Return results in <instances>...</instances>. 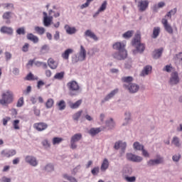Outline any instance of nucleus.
Wrapping results in <instances>:
<instances>
[{
    "label": "nucleus",
    "instance_id": "obj_1",
    "mask_svg": "<svg viewBox=\"0 0 182 182\" xmlns=\"http://www.w3.org/2000/svg\"><path fill=\"white\" fill-rule=\"evenodd\" d=\"M126 48V43L117 42L113 45V49L118 50V52L113 54V58L117 60H124L127 58V50L124 48Z\"/></svg>",
    "mask_w": 182,
    "mask_h": 182
},
{
    "label": "nucleus",
    "instance_id": "obj_2",
    "mask_svg": "<svg viewBox=\"0 0 182 182\" xmlns=\"http://www.w3.org/2000/svg\"><path fill=\"white\" fill-rule=\"evenodd\" d=\"M14 102V92L11 90H7L1 94L0 99V105L2 106H8Z\"/></svg>",
    "mask_w": 182,
    "mask_h": 182
},
{
    "label": "nucleus",
    "instance_id": "obj_3",
    "mask_svg": "<svg viewBox=\"0 0 182 182\" xmlns=\"http://www.w3.org/2000/svg\"><path fill=\"white\" fill-rule=\"evenodd\" d=\"M141 36L140 34L137 33L135 35V37L133 38L132 41V46H135L136 50L140 52V53H143L144 52V49H146V46L144 44L141 43Z\"/></svg>",
    "mask_w": 182,
    "mask_h": 182
},
{
    "label": "nucleus",
    "instance_id": "obj_4",
    "mask_svg": "<svg viewBox=\"0 0 182 182\" xmlns=\"http://www.w3.org/2000/svg\"><path fill=\"white\" fill-rule=\"evenodd\" d=\"M67 86L70 90V95L71 96H75V95H76L75 93L79 92L80 90V86H79V84L74 80L68 82Z\"/></svg>",
    "mask_w": 182,
    "mask_h": 182
},
{
    "label": "nucleus",
    "instance_id": "obj_5",
    "mask_svg": "<svg viewBox=\"0 0 182 182\" xmlns=\"http://www.w3.org/2000/svg\"><path fill=\"white\" fill-rule=\"evenodd\" d=\"M53 12V11H52V10H50L48 11L49 16H48V14L46 12L44 11L43 13L44 26H50V25L52 23V21H53V16H52L50 15H52Z\"/></svg>",
    "mask_w": 182,
    "mask_h": 182
},
{
    "label": "nucleus",
    "instance_id": "obj_6",
    "mask_svg": "<svg viewBox=\"0 0 182 182\" xmlns=\"http://www.w3.org/2000/svg\"><path fill=\"white\" fill-rule=\"evenodd\" d=\"M180 83V77H178V73L175 71L171 74V77L169 79V85L171 86H174L176 85H178Z\"/></svg>",
    "mask_w": 182,
    "mask_h": 182
},
{
    "label": "nucleus",
    "instance_id": "obj_7",
    "mask_svg": "<svg viewBox=\"0 0 182 182\" xmlns=\"http://www.w3.org/2000/svg\"><path fill=\"white\" fill-rule=\"evenodd\" d=\"M127 159L129 161H134V163H140V161H143V158L141 156L134 155L132 153L127 154Z\"/></svg>",
    "mask_w": 182,
    "mask_h": 182
},
{
    "label": "nucleus",
    "instance_id": "obj_8",
    "mask_svg": "<svg viewBox=\"0 0 182 182\" xmlns=\"http://www.w3.org/2000/svg\"><path fill=\"white\" fill-rule=\"evenodd\" d=\"M1 154L2 157L9 159V157H13L16 154V151L15 149H4L1 151Z\"/></svg>",
    "mask_w": 182,
    "mask_h": 182
},
{
    "label": "nucleus",
    "instance_id": "obj_9",
    "mask_svg": "<svg viewBox=\"0 0 182 182\" xmlns=\"http://www.w3.org/2000/svg\"><path fill=\"white\" fill-rule=\"evenodd\" d=\"M138 8L140 12H144L147 8H149V1L147 0H140L138 2Z\"/></svg>",
    "mask_w": 182,
    "mask_h": 182
},
{
    "label": "nucleus",
    "instance_id": "obj_10",
    "mask_svg": "<svg viewBox=\"0 0 182 182\" xmlns=\"http://www.w3.org/2000/svg\"><path fill=\"white\" fill-rule=\"evenodd\" d=\"M33 127L37 132H43L48 129V124L45 122H38L33 124Z\"/></svg>",
    "mask_w": 182,
    "mask_h": 182
},
{
    "label": "nucleus",
    "instance_id": "obj_11",
    "mask_svg": "<svg viewBox=\"0 0 182 182\" xmlns=\"http://www.w3.org/2000/svg\"><path fill=\"white\" fill-rule=\"evenodd\" d=\"M164 159H163V157L157 156L156 159H151L147 162L148 166L151 167V166H156V164H161L164 163Z\"/></svg>",
    "mask_w": 182,
    "mask_h": 182
},
{
    "label": "nucleus",
    "instance_id": "obj_12",
    "mask_svg": "<svg viewBox=\"0 0 182 182\" xmlns=\"http://www.w3.org/2000/svg\"><path fill=\"white\" fill-rule=\"evenodd\" d=\"M124 87L125 89H127L130 93H136L139 91V89H140V87L136 84H131L130 86H127L126 85H124Z\"/></svg>",
    "mask_w": 182,
    "mask_h": 182
},
{
    "label": "nucleus",
    "instance_id": "obj_13",
    "mask_svg": "<svg viewBox=\"0 0 182 182\" xmlns=\"http://www.w3.org/2000/svg\"><path fill=\"white\" fill-rule=\"evenodd\" d=\"M25 160L26 163H28L31 166H33V167H36V166H38V161H36V158L33 156H27Z\"/></svg>",
    "mask_w": 182,
    "mask_h": 182
},
{
    "label": "nucleus",
    "instance_id": "obj_14",
    "mask_svg": "<svg viewBox=\"0 0 182 182\" xmlns=\"http://www.w3.org/2000/svg\"><path fill=\"white\" fill-rule=\"evenodd\" d=\"M162 24L164 25L165 30L168 33H173V28L170 24H168V21L166 18H163L162 21Z\"/></svg>",
    "mask_w": 182,
    "mask_h": 182
},
{
    "label": "nucleus",
    "instance_id": "obj_15",
    "mask_svg": "<svg viewBox=\"0 0 182 182\" xmlns=\"http://www.w3.org/2000/svg\"><path fill=\"white\" fill-rule=\"evenodd\" d=\"M127 146V144H126V142H122V141H119L115 143L114 149H115V150H119V149H122L123 153H124V150H126Z\"/></svg>",
    "mask_w": 182,
    "mask_h": 182
},
{
    "label": "nucleus",
    "instance_id": "obj_16",
    "mask_svg": "<svg viewBox=\"0 0 182 182\" xmlns=\"http://www.w3.org/2000/svg\"><path fill=\"white\" fill-rule=\"evenodd\" d=\"M117 93H119V89H115L112 91L110 92V93H109L104 99V100L102 101V103H104V102H107L108 100H110V99H112V97H114L115 95H117Z\"/></svg>",
    "mask_w": 182,
    "mask_h": 182
},
{
    "label": "nucleus",
    "instance_id": "obj_17",
    "mask_svg": "<svg viewBox=\"0 0 182 182\" xmlns=\"http://www.w3.org/2000/svg\"><path fill=\"white\" fill-rule=\"evenodd\" d=\"M103 130H105V128H91L88 133L91 136H96V134H99V133H100V132H103Z\"/></svg>",
    "mask_w": 182,
    "mask_h": 182
},
{
    "label": "nucleus",
    "instance_id": "obj_18",
    "mask_svg": "<svg viewBox=\"0 0 182 182\" xmlns=\"http://www.w3.org/2000/svg\"><path fill=\"white\" fill-rule=\"evenodd\" d=\"M26 38L28 41L33 42V43H38V42H39V38L32 33H28Z\"/></svg>",
    "mask_w": 182,
    "mask_h": 182
},
{
    "label": "nucleus",
    "instance_id": "obj_19",
    "mask_svg": "<svg viewBox=\"0 0 182 182\" xmlns=\"http://www.w3.org/2000/svg\"><path fill=\"white\" fill-rule=\"evenodd\" d=\"M79 59L81 61L85 60L86 59V49H85V47H83V46H80Z\"/></svg>",
    "mask_w": 182,
    "mask_h": 182
},
{
    "label": "nucleus",
    "instance_id": "obj_20",
    "mask_svg": "<svg viewBox=\"0 0 182 182\" xmlns=\"http://www.w3.org/2000/svg\"><path fill=\"white\" fill-rule=\"evenodd\" d=\"M58 62L55 61L53 58H50L48 60V65L50 69L55 70L58 68Z\"/></svg>",
    "mask_w": 182,
    "mask_h": 182
},
{
    "label": "nucleus",
    "instance_id": "obj_21",
    "mask_svg": "<svg viewBox=\"0 0 182 182\" xmlns=\"http://www.w3.org/2000/svg\"><path fill=\"white\" fill-rule=\"evenodd\" d=\"M73 53V49L72 48H68L64 51V53H62L61 56L63 59H65V60H69V55L70 54Z\"/></svg>",
    "mask_w": 182,
    "mask_h": 182
},
{
    "label": "nucleus",
    "instance_id": "obj_22",
    "mask_svg": "<svg viewBox=\"0 0 182 182\" xmlns=\"http://www.w3.org/2000/svg\"><path fill=\"white\" fill-rule=\"evenodd\" d=\"M109 160L107 159H105L101 164V166H100L101 171L105 173V171H106V170H107V168H109Z\"/></svg>",
    "mask_w": 182,
    "mask_h": 182
},
{
    "label": "nucleus",
    "instance_id": "obj_23",
    "mask_svg": "<svg viewBox=\"0 0 182 182\" xmlns=\"http://www.w3.org/2000/svg\"><path fill=\"white\" fill-rule=\"evenodd\" d=\"M1 33H7V35H12L14 30L11 27L2 26L0 29Z\"/></svg>",
    "mask_w": 182,
    "mask_h": 182
},
{
    "label": "nucleus",
    "instance_id": "obj_24",
    "mask_svg": "<svg viewBox=\"0 0 182 182\" xmlns=\"http://www.w3.org/2000/svg\"><path fill=\"white\" fill-rule=\"evenodd\" d=\"M106 8H107V1H104L98 11L94 15V17L97 16V15H99L100 12H104V11H106Z\"/></svg>",
    "mask_w": 182,
    "mask_h": 182
},
{
    "label": "nucleus",
    "instance_id": "obj_25",
    "mask_svg": "<svg viewBox=\"0 0 182 182\" xmlns=\"http://www.w3.org/2000/svg\"><path fill=\"white\" fill-rule=\"evenodd\" d=\"M85 36H88L93 39L94 41H97V36L95 34V33L92 32L90 30H87L85 33Z\"/></svg>",
    "mask_w": 182,
    "mask_h": 182
},
{
    "label": "nucleus",
    "instance_id": "obj_26",
    "mask_svg": "<svg viewBox=\"0 0 182 182\" xmlns=\"http://www.w3.org/2000/svg\"><path fill=\"white\" fill-rule=\"evenodd\" d=\"M162 53H163V48L155 50L154 51V55H153L154 59H159V58L161 56Z\"/></svg>",
    "mask_w": 182,
    "mask_h": 182
},
{
    "label": "nucleus",
    "instance_id": "obj_27",
    "mask_svg": "<svg viewBox=\"0 0 182 182\" xmlns=\"http://www.w3.org/2000/svg\"><path fill=\"white\" fill-rule=\"evenodd\" d=\"M82 105V100H77L76 102H70L69 106L70 109H77Z\"/></svg>",
    "mask_w": 182,
    "mask_h": 182
},
{
    "label": "nucleus",
    "instance_id": "obj_28",
    "mask_svg": "<svg viewBox=\"0 0 182 182\" xmlns=\"http://www.w3.org/2000/svg\"><path fill=\"white\" fill-rule=\"evenodd\" d=\"M82 134L78 133V134H74L72 137H71V141H74L75 143H77V141H79L80 140H82Z\"/></svg>",
    "mask_w": 182,
    "mask_h": 182
},
{
    "label": "nucleus",
    "instance_id": "obj_29",
    "mask_svg": "<svg viewBox=\"0 0 182 182\" xmlns=\"http://www.w3.org/2000/svg\"><path fill=\"white\" fill-rule=\"evenodd\" d=\"M150 72H151V66L146 65L142 70V72L141 73V76H146V75H149V73H150Z\"/></svg>",
    "mask_w": 182,
    "mask_h": 182
},
{
    "label": "nucleus",
    "instance_id": "obj_30",
    "mask_svg": "<svg viewBox=\"0 0 182 182\" xmlns=\"http://www.w3.org/2000/svg\"><path fill=\"white\" fill-rule=\"evenodd\" d=\"M65 29L67 33H69V35H73V33H76V28H75V27H70V26H69V25H66L65 26Z\"/></svg>",
    "mask_w": 182,
    "mask_h": 182
},
{
    "label": "nucleus",
    "instance_id": "obj_31",
    "mask_svg": "<svg viewBox=\"0 0 182 182\" xmlns=\"http://www.w3.org/2000/svg\"><path fill=\"white\" fill-rule=\"evenodd\" d=\"M57 106L59 110H65V109H66V102H65V100H61L57 102Z\"/></svg>",
    "mask_w": 182,
    "mask_h": 182
},
{
    "label": "nucleus",
    "instance_id": "obj_32",
    "mask_svg": "<svg viewBox=\"0 0 182 182\" xmlns=\"http://www.w3.org/2000/svg\"><path fill=\"white\" fill-rule=\"evenodd\" d=\"M34 31L38 33V35H43L46 32L45 28L39 26H36L34 28Z\"/></svg>",
    "mask_w": 182,
    "mask_h": 182
},
{
    "label": "nucleus",
    "instance_id": "obj_33",
    "mask_svg": "<svg viewBox=\"0 0 182 182\" xmlns=\"http://www.w3.org/2000/svg\"><path fill=\"white\" fill-rule=\"evenodd\" d=\"M134 33V31H128L122 35V38H124V39H130V38L133 36Z\"/></svg>",
    "mask_w": 182,
    "mask_h": 182
},
{
    "label": "nucleus",
    "instance_id": "obj_34",
    "mask_svg": "<svg viewBox=\"0 0 182 182\" xmlns=\"http://www.w3.org/2000/svg\"><path fill=\"white\" fill-rule=\"evenodd\" d=\"M114 126H116V124L114 121H113V119L111 118L109 121L106 122V127H108V129H113Z\"/></svg>",
    "mask_w": 182,
    "mask_h": 182
},
{
    "label": "nucleus",
    "instance_id": "obj_35",
    "mask_svg": "<svg viewBox=\"0 0 182 182\" xmlns=\"http://www.w3.org/2000/svg\"><path fill=\"white\" fill-rule=\"evenodd\" d=\"M25 80H38L39 79L38 77L33 75L32 73H28L26 77L24 78Z\"/></svg>",
    "mask_w": 182,
    "mask_h": 182
},
{
    "label": "nucleus",
    "instance_id": "obj_36",
    "mask_svg": "<svg viewBox=\"0 0 182 182\" xmlns=\"http://www.w3.org/2000/svg\"><path fill=\"white\" fill-rule=\"evenodd\" d=\"M63 178H65V180H68V181L70 182H77V180L73 176H70L66 173L63 175Z\"/></svg>",
    "mask_w": 182,
    "mask_h": 182
},
{
    "label": "nucleus",
    "instance_id": "obj_37",
    "mask_svg": "<svg viewBox=\"0 0 182 182\" xmlns=\"http://www.w3.org/2000/svg\"><path fill=\"white\" fill-rule=\"evenodd\" d=\"M172 144L176 146V147H180L181 144H180V139L177 136H174L172 139Z\"/></svg>",
    "mask_w": 182,
    "mask_h": 182
},
{
    "label": "nucleus",
    "instance_id": "obj_38",
    "mask_svg": "<svg viewBox=\"0 0 182 182\" xmlns=\"http://www.w3.org/2000/svg\"><path fill=\"white\" fill-rule=\"evenodd\" d=\"M134 149V150H142L144 149V146H143L142 144H140L139 142H134L133 144Z\"/></svg>",
    "mask_w": 182,
    "mask_h": 182
},
{
    "label": "nucleus",
    "instance_id": "obj_39",
    "mask_svg": "<svg viewBox=\"0 0 182 182\" xmlns=\"http://www.w3.org/2000/svg\"><path fill=\"white\" fill-rule=\"evenodd\" d=\"M63 77H65V72L57 73L54 75V79H57L58 80H62Z\"/></svg>",
    "mask_w": 182,
    "mask_h": 182
},
{
    "label": "nucleus",
    "instance_id": "obj_40",
    "mask_svg": "<svg viewBox=\"0 0 182 182\" xmlns=\"http://www.w3.org/2000/svg\"><path fill=\"white\" fill-rule=\"evenodd\" d=\"M159 35H160V28L159 27H155L153 31L152 38L156 39Z\"/></svg>",
    "mask_w": 182,
    "mask_h": 182
},
{
    "label": "nucleus",
    "instance_id": "obj_41",
    "mask_svg": "<svg viewBox=\"0 0 182 182\" xmlns=\"http://www.w3.org/2000/svg\"><path fill=\"white\" fill-rule=\"evenodd\" d=\"M55 101L52 98H49L46 102V107L47 109H50L53 106Z\"/></svg>",
    "mask_w": 182,
    "mask_h": 182
},
{
    "label": "nucleus",
    "instance_id": "obj_42",
    "mask_svg": "<svg viewBox=\"0 0 182 182\" xmlns=\"http://www.w3.org/2000/svg\"><path fill=\"white\" fill-rule=\"evenodd\" d=\"M175 60L176 65H182V53H180L176 55Z\"/></svg>",
    "mask_w": 182,
    "mask_h": 182
},
{
    "label": "nucleus",
    "instance_id": "obj_43",
    "mask_svg": "<svg viewBox=\"0 0 182 182\" xmlns=\"http://www.w3.org/2000/svg\"><path fill=\"white\" fill-rule=\"evenodd\" d=\"M82 111H78L77 112H76L75 114H74L73 115V120H75L76 122H77V120H79V119L80 118V117L82 116Z\"/></svg>",
    "mask_w": 182,
    "mask_h": 182
},
{
    "label": "nucleus",
    "instance_id": "obj_44",
    "mask_svg": "<svg viewBox=\"0 0 182 182\" xmlns=\"http://www.w3.org/2000/svg\"><path fill=\"white\" fill-rule=\"evenodd\" d=\"M100 171V168L99 166H95L91 170L92 176H97Z\"/></svg>",
    "mask_w": 182,
    "mask_h": 182
},
{
    "label": "nucleus",
    "instance_id": "obj_45",
    "mask_svg": "<svg viewBox=\"0 0 182 182\" xmlns=\"http://www.w3.org/2000/svg\"><path fill=\"white\" fill-rule=\"evenodd\" d=\"M24 103L23 97H21L17 101L16 107H22Z\"/></svg>",
    "mask_w": 182,
    "mask_h": 182
},
{
    "label": "nucleus",
    "instance_id": "obj_46",
    "mask_svg": "<svg viewBox=\"0 0 182 182\" xmlns=\"http://www.w3.org/2000/svg\"><path fill=\"white\" fill-rule=\"evenodd\" d=\"M62 141H63V138H60V137H54L53 139V144H59L60 143H62Z\"/></svg>",
    "mask_w": 182,
    "mask_h": 182
},
{
    "label": "nucleus",
    "instance_id": "obj_47",
    "mask_svg": "<svg viewBox=\"0 0 182 182\" xmlns=\"http://www.w3.org/2000/svg\"><path fill=\"white\" fill-rule=\"evenodd\" d=\"M122 81L124 82V83H130V82H133V77H123L122 78Z\"/></svg>",
    "mask_w": 182,
    "mask_h": 182
},
{
    "label": "nucleus",
    "instance_id": "obj_48",
    "mask_svg": "<svg viewBox=\"0 0 182 182\" xmlns=\"http://www.w3.org/2000/svg\"><path fill=\"white\" fill-rule=\"evenodd\" d=\"M19 123H20L19 119H16L13 122L14 129L15 130H19V129H21V127H19Z\"/></svg>",
    "mask_w": 182,
    "mask_h": 182
},
{
    "label": "nucleus",
    "instance_id": "obj_49",
    "mask_svg": "<svg viewBox=\"0 0 182 182\" xmlns=\"http://www.w3.org/2000/svg\"><path fill=\"white\" fill-rule=\"evenodd\" d=\"M124 179L126 180V181L127 182H134L136 181V178L135 176H125Z\"/></svg>",
    "mask_w": 182,
    "mask_h": 182
},
{
    "label": "nucleus",
    "instance_id": "obj_50",
    "mask_svg": "<svg viewBox=\"0 0 182 182\" xmlns=\"http://www.w3.org/2000/svg\"><path fill=\"white\" fill-rule=\"evenodd\" d=\"M16 33L18 35H25V28L21 27L16 30Z\"/></svg>",
    "mask_w": 182,
    "mask_h": 182
},
{
    "label": "nucleus",
    "instance_id": "obj_51",
    "mask_svg": "<svg viewBox=\"0 0 182 182\" xmlns=\"http://www.w3.org/2000/svg\"><path fill=\"white\" fill-rule=\"evenodd\" d=\"M176 12H177V9H173L171 10L169 12H168L166 16H168V18H171V15H175Z\"/></svg>",
    "mask_w": 182,
    "mask_h": 182
},
{
    "label": "nucleus",
    "instance_id": "obj_52",
    "mask_svg": "<svg viewBox=\"0 0 182 182\" xmlns=\"http://www.w3.org/2000/svg\"><path fill=\"white\" fill-rule=\"evenodd\" d=\"M12 13L11 12H9V11H7V12H5L4 14H3V19H11V14Z\"/></svg>",
    "mask_w": 182,
    "mask_h": 182
},
{
    "label": "nucleus",
    "instance_id": "obj_53",
    "mask_svg": "<svg viewBox=\"0 0 182 182\" xmlns=\"http://www.w3.org/2000/svg\"><path fill=\"white\" fill-rule=\"evenodd\" d=\"M172 70L173 66H171V65H166L165 68H164V71L167 72L168 73H170V72H171Z\"/></svg>",
    "mask_w": 182,
    "mask_h": 182
},
{
    "label": "nucleus",
    "instance_id": "obj_54",
    "mask_svg": "<svg viewBox=\"0 0 182 182\" xmlns=\"http://www.w3.org/2000/svg\"><path fill=\"white\" fill-rule=\"evenodd\" d=\"M45 170L46 171H53L54 168H53V165L52 164H48L46 167H45Z\"/></svg>",
    "mask_w": 182,
    "mask_h": 182
},
{
    "label": "nucleus",
    "instance_id": "obj_55",
    "mask_svg": "<svg viewBox=\"0 0 182 182\" xmlns=\"http://www.w3.org/2000/svg\"><path fill=\"white\" fill-rule=\"evenodd\" d=\"M23 52H28L29 50V43H26L22 48Z\"/></svg>",
    "mask_w": 182,
    "mask_h": 182
},
{
    "label": "nucleus",
    "instance_id": "obj_56",
    "mask_svg": "<svg viewBox=\"0 0 182 182\" xmlns=\"http://www.w3.org/2000/svg\"><path fill=\"white\" fill-rule=\"evenodd\" d=\"M180 159H181V155H180V154L174 155L172 157V160L173 161H178V160H180Z\"/></svg>",
    "mask_w": 182,
    "mask_h": 182
},
{
    "label": "nucleus",
    "instance_id": "obj_57",
    "mask_svg": "<svg viewBox=\"0 0 182 182\" xmlns=\"http://www.w3.org/2000/svg\"><path fill=\"white\" fill-rule=\"evenodd\" d=\"M5 57L6 60H10V59L12 58V54H11V53L9 52H6Z\"/></svg>",
    "mask_w": 182,
    "mask_h": 182
},
{
    "label": "nucleus",
    "instance_id": "obj_58",
    "mask_svg": "<svg viewBox=\"0 0 182 182\" xmlns=\"http://www.w3.org/2000/svg\"><path fill=\"white\" fill-rule=\"evenodd\" d=\"M70 149H72L73 150H75V149L77 148V145L76 144V142L70 140Z\"/></svg>",
    "mask_w": 182,
    "mask_h": 182
},
{
    "label": "nucleus",
    "instance_id": "obj_59",
    "mask_svg": "<svg viewBox=\"0 0 182 182\" xmlns=\"http://www.w3.org/2000/svg\"><path fill=\"white\" fill-rule=\"evenodd\" d=\"M9 120H11V117H6V118H4L3 119L4 126H6V124H8V122H9Z\"/></svg>",
    "mask_w": 182,
    "mask_h": 182
},
{
    "label": "nucleus",
    "instance_id": "obj_60",
    "mask_svg": "<svg viewBox=\"0 0 182 182\" xmlns=\"http://www.w3.org/2000/svg\"><path fill=\"white\" fill-rule=\"evenodd\" d=\"M141 151L142 156H144V157H149L150 154L147 151H146V149H144V148L141 150Z\"/></svg>",
    "mask_w": 182,
    "mask_h": 182
},
{
    "label": "nucleus",
    "instance_id": "obj_61",
    "mask_svg": "<svg viewBox=\"0 0 182 182\" xmlns=\"http://www.w3.org/2000/svg\"><path fill=\"white\" fill-rule=\"evenodd\" d=\"M45 85V82H43V81L42 80H40L38 82V84H37V87L38 89H41V87H42V86Z\"/></svg>",
    "mask_w": 182,
    "mask_h": 182
},
{
    "label": "nucleus",
    "instance_id": "obj_62",
    "mask_svg": "<svg viewBox=\"0 0 182 182\" xmlns=\"http://www.w3.org/2000/svg\"><path fill=\"white\" fill-rule=\"evenodd\" d=\"M1 182H11V178H7L6 176H4L1 178Z\"/></svg>",
    "mask_w": 182,
    "mask_h": 182
},
{
    "label": "nucleus",
    "instance_id": "obj_63",
    "mask_svg": "<svg viewBox=\"0 0 182 182\" xmlns=\"http://www.w3.org/2000/svg\"><path fill=\"white\" fill-rule=\"evenodd\" d=\"M46 76H47V77H50V76H52V71L50 70H46Z\"/></svg>",
    "mask_w": 182,
    "mask_h": 182
},
{
    "label": "nucleus",
    "instance_id": "obj_64",
    "mask_svg": "<svg viewBox=\"0 0 182 182\" xmlns=\"http://www.w3.org/2000/svg\"><path fill=\"white\" fill-rule=\"evenodd\" d=\"M158 8H163V6H166V3L161 1L157 4Z\"/></svg>",
    "mask_w": 182,
    "mask_h": 182
}]
</instances>
